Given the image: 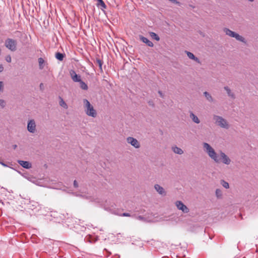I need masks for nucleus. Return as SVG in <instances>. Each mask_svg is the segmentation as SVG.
Returning a JSON list of instances; mask_svg holds the SVG:
<instances>
[{"mask_svg":"<svg viewBox=\"0 0 258 258\" xmlns=\"http://www.w3.org/2000/svg\"><path fill=\"white\" fill-rule=\"evenodd\" d=\"M203 146L205 152L215 163H220V162H222L223 164L227 165L231 163V159L223 152L220 151L219 155H218L208 143H204Z\"/></svg>","mask_w":258,"mask_h":258,"instance_id":"nucleus-1","label":"nucleus"},{"mask_svg":"<svg viewBox=\"0 0 258 258\" xmlns=\"http://www.w3.org/2000/svg\"><path fill=\"white\" fill-rule=\"evenodd\" d=\"M83 102L85 108L86 113L90 116L95 117L96 116L97 113L96 110L94 109L93 106L90 104L87 99H84Z\"/></svg>","mask_w":258,"mask_h":258,"instance_id":"nucleus-2","label":"nucleus"},{"mask_svg":"<svg viewBox=\"0 0 258 258\" xmlns=\"http://www.w3.org/2000/svg\"><path fill=\"white\" fill-rule=\"evenodd\" d=\"M213 119L215 121L217 125L222 128L228 129L229 127V124L227 120L221 116L218 115H214Z\"/></svg>","mask_w":258,"mask_h":258,"instance_id":"nucleus-3","label":"nucleus"},{"mask_svg":"<svg viewBox=\"0 0 258 258\" xmlns=\"http://www.w3.org/2000/svg\"><path fill=\"white\" fill-rule=\"evenodd\" d=\"M17 41L12 38H7L5 43V46L12 51L17 49Z\"/></svg>","mask_w":258,"mask_h":258,"instance_id":"nucleus-4","label":"nucleus"},{"mask_svg":"<svg viewBox=\"0 0 258 258\" xmlns=\"http://www.w3.org/2000/svg\"><path fill=\"white\" fill-rule=\"evenodd\" d=\"M27 128L28 131L32 134H34L36 131V124L33 119L28 121Z\"/></svg>","mask_w":258,"mask_h":258,"instance_id":"nucleus-5","label":"nucleus"},{"mask_svg":"<svg viewBox=\"0 0 258 258\" xmlns=\"http://www.w3.org/2000/svg\"><path fill=\"white\" fill-rule=\"evenodd\" d=\"M177 208L181 211L183 213H188L189 212V209L181 201H177L175 203Z\"/></svg>","mask_w":258,"mask_h":258,"instance_id":"nucleus-6","label":"nucleus"},{"mask_svg":"<svg viewBox=\"0 0 258 258\" xmlns=\"http://www.w3.org/2000/svg\"><path fill=\"white\" fill-rule=\"evenodd\" d=\"M126 141L128 144H130L135 148H139L140 147V144L139 141L135 138L133 137H128L126 139Z\"/></svg>","mask_w":258,"mask_h":258,"instance_id":"nucleus-7","label":"nucleus"},{"mask_svg":"<svg viewBox=\"0 0 258 258\" xmlns=\"http://www.w3.org/2000/svg\"><path fill=\"white\" fill-rule=\"evenodd\" d=\"M70 75L74 82H79L80 81H81V76L80 75H77L74 70H71L70 71Z\"/></svg>","mask_w":258,"mask_h":258,"instance_id":"nucleus-8","label":"nucleus"},{"mask_svg":"<svg viewBox=\"0 0 258 258\" xmlns=\"http://www.w3.org/2000/svg\"><path fill=\"white\" fill-rule=\"evenodd\" d=\"M18 163L23 168L26 169H30L32 167V164L29 161L23 160H18Z\"/></svg>","mask_w":258,"mask_h":258,"instance_id":"nucleus-9","label":"nucleus"},{"mask_svg":"<svg viewBox=\"0 0 258 258\" xmlns=\"http://www.w3.org/2000/svg\"><path fill=\"white\" fill-rule=\"evenodd\" d=\"M154 188L158 193L161 195H166V192L163 187L158 184L154 185Z\"/></svg>","mask_w":258,"mask_h":258,"instance_id":"nucleus-10","label":"nucleus"},{"mask_svg":"<svg viewBox=\"0 0 258 258\" xmlns=\"http://www.w3.org/2000/svg\"><path fill=\"white\" fill-rule=\"evenodd\" d=\"M140 39L144 43H146L148 46L150 47H153L154 46V44L152 42L150 41L148 38L144 37L143 36L140 35Z\"/></svg>","mask_w":258,"mask_h":258,"instance_id":"nucleus-11","label":"nucleus"},{"mask_svg":"<svg viewBox=\"0 0 258 258\" xmlns=\"http://www.w3.org/2000/svg\"><path fill=\"white\" fill-rule=\"evenodd\" d=\"M186 52L189 58L194 60L198 63H200V59L198 57H196L192 53L188 51H186Z\"/></svg>","mask_w":258,"mask_h":258,"instance_id":"nucleus-12","label":"nucleus"},{"mask_svg":"<svg viewBox=\"0 0 258 258\" xmlns=\"http://www.w3.org/2000/svg\"><path fill=\"white\" fill-rule=\"evenodd\" d=\"M172 150L174 153L177 154L179 155H181L183 153V150L181 148H180L176 146H173L172 147Z\"/></svg>","mask_w":258,"mask_h":258,"instance_id":"nucleus-13","label":"nucleus"},{"mask_svg":"<svg viewBox=\"0 0 258 258\" xmlns=\"http://www.w3.org/2000/svg\"><path fill=\"white\" fill-rule=\"evenodd\" d=\"M190 118L192 119V120L198 124L200 122V119H199V118L192 112H190Z\"/></svg>","mask_w":258,"mask_h":258,"instance_id":"nucleus-14","label":"nucleus"},{"mask_svg":"<svg viewBox=\"0 0 258 258\" xmlns=\"http://www.w3.org/2000/svg\"><path fill=\"white\" fill-rule=\"evenodd\" d=\"M224 88L225 90L226 91L229 97H231L232 99L235 98V97L234 94L233 92H232L230 89L228 87L225 86Z\"/></svg>","mask_w":258,"mask_h":258,"instance_id":"nucleus-15","label":"nucleus"},{"mask_svg":"<svg viewBox=\"0 0 258 258\" xmlns=\"http://www.w3.org/2000/svg\"><path fill=\"white\" fill-rule=\"evenodd\" d=\"M233 38H235L237 40L241 41L243 43H246V41L245 40V38L242 37V36L239 35L238 34L235 33Z\"/></svg>","mask_w":258,"mask_h":258,"instance_id":"nucleus-16","label":"nucleus"},{"mask_svg":"<svg viewBox=\"0 0 258 258\" xmlns=\"http://www.w3.org/2000/svg\"><path fill=\"white\" fill-rule=\"evenodd\" d=\"M224 32L225 33V34L227 35H228L231 37H233L235 32L232 31V30H230L228 28H224Z\"/></svg>","mask_w":258,"mask_h":258,"instance_id":"nucleus-17","label":"nucleus"},{"mask_svg":"<svg viewBox=\"0 0 258 258\" xmlns=\"http://www.w3.org/2000/svg\"><path fill=\"white\" fill-rule=\"evenodd\" d=\"M204 95L205 96V97L206 98V99H207V100H208L209 102H213L214 99H213L212 96L211 95V94L209 93L206 91V92H204Z\"/></svg>","mask_w":258,"mask_h":258,"instance_id":"nucleus-18","label":"nucleus"},{"mask_svg":"<svg viewBox=\"0 0 258 258\" xmlns=\"http://www.w3.org/2000/svg\"><path fill=\"white\" fill-rule=\"evenodd\" d=\"M96 62L98 64V65L99 66L100 72H103L102 64L103 63V61L102 60H101L100 59L98 58H96Z\"/></svg>","mask_w":258,"mask_h":258,"instance_id":"nucleus-19","label":"nucleus"},{"mask_svg":"<svg viewBox=\"0 0 258 258\" xmlns=\"http://www.w3.org/2000/svg\"><path fill=\"white\" fill-rule=\"evenodd\" d=\"M38 63H39V67L40 70H42L44 68V59L40 57L38 58Z\"/></svg>","mask_w":258,"mask_h":258,"instance_id":"nucleus-20","label":"nucleus"},{"mask_svg":"<svg viewBox=\"0 0 258 258\" xmlns=\"http://www.w3.org/2000/svg\"><path fill=\"white\" fill-rule=\"evenodd\" d=\"M79 83L80 85V87L82 89L87 90L88 89V85L84 82L82 81V80H81V81L79 82Z\"/></svg>","mask_w":258,"mask_h":258,"instance_id":"nucleus-21","label":"nucleus"},{"mask_svg":"<svg viewBox=\"0 0 258 258\" xmlns=\"http://www.w3.org/2000/svg\"><path fill=\"white\" fill-rule=\"evenodd\" d=\"M64 55L60 52H57L55 54V57L59 60L62 61L64 58Z\"/></svg>","mask_w":258,"mask_h":258,"instance_id":"nucleus-22","label":"nucleus"},{"mask_svg":"<svg viewBox=\"0 0 258 258\" xmlns=\"http://www.w3.org/2000/svg\"><path fill=\"white\" fill-rule=\"evenodd\" d=\"M150 35L153 39L156 40V41H159L160 40V37L159 36L154 32H150Z\"/></svg>","mask_w":258,"mask_h":258,"instance_id":"nucleus-23","label":"nucleus"},{"mask_svg":"<svg viewBox=\"0 0 258 258\" xmlns=\"http://www.w3.org/2000/svg\"><path fill=\"white\" fill-rule=\"evenodd\" d=\"M37 206H38V204L34 201L30 202V203L29 204V207L32 210H34L35 208L37 207Z\"/></svg>","mask_w":258,"mask_h":258,"instance_id":"nucleus-24","label":"nucleus"},{"mask_svg":"<svg viewBox=\"0 0 258 258\" xmlns=\"http://www.w3.org/2000/svg\"><path fill=\"white\" fill-rule=\"evenodd\" d=\"M60 101H59V105L60 106H62V107H63L64 108H68V105L67 104V103L64 101V100L61 98L60 97Z\"/></svg>","mask_w":258,"mask_h":258,"instance_id":"nucleus-25","label":"nucleus"},{"mask_svg":"<svg viewBox=\"0 0 258 258\" xmlns=\"http://www.w3.org/2000/svg\"><path fill=\"white\" fill-rule=\"evenodd\" d=\"M215 194H216V196L217 198L221 199L222 198V192L221 190H220V189H217L216 190Z\"/></svg>","mask_w":258,"mask_h":258,"instance_id":"nucleus-26","label":"nucleus"},{"mask_svg":"<svg viewBox=\"0 0 258 258\" xmlns=\"http://www.w3.org/2000/svg\"><path fill=\"white\" fill-rule=\"evenodd\" d=\"M97 1L98 2L97 4L98 6H100L103 9L106 8V6L102 0H97Z\"/></svg>","mask_w":258,"mask_h":258,"instance_id":"nucleus-27","label":"nucleus"},{"mask_svg":"<svg viewBox=\"0 0 258 258\" xmlns=\"http://www.w3.org/2000/svg\"><path fill=\"white\" fill-rule=\"evenodd\" d=\"M114 204H112L110 207H108L106 205H104V209L106 211L111 212L113 209Z\"/></svg>","mask_w":258,"mask_h":258,"instance_id":"nucleus-28","label":"nucleus"},{"mask_svg":"<svg viewBox=\"0 0 258 258\" xmlns=\"http://www.w3.org/2000/svg\"><path fill=\"white\" fill-rule=\"evenodd\" d=\"M221 184L223 187H224L226 188H228L229 187V183L223 180H221Z\"/></svg>","mask_w":258,"mask_h":258,"instance_id":"nucleus-29","label":"nucleus"},{"mask_svg":"<svg viewBox=\"0 0 258 258\" xmlns=\"http://www.w3.org/2000/svg\"><path fill=\"white\" fill-rule=\"evenodd\" d=\"M6 102L3 99H0V106L2 107V108H4L6 106Z\"/></svg>","mask_w":258,"mask_h":258,"instance_id":"nucleus-30","label":"nucleus"},{"mask_svg":"<svg viewBox=\"0 0 258 258\" xmlns=\"http://www.w3.org/2000/svg\"><path fill=\"white\" fill-rule=\"evenodd\" d=\"M4 88V82H2V81H0V92L1 91H2V92L3 91Z\"/></svg>","mask_w":258,"mask_h":258,"instance_id":"nucleus-31","label":"nucleus"},{"mask_svg":"<svg viewBox=\"0 0 258 258\" xmlns=\"http://www.w3.org/2000/svg\"><path fill=\"white\" fill-rule=\"evenodd\" d=\"M6 60L8 62H11V61H12V58H11V57L10 55H7L6 57Z\"/></svg>","mask_w":258,"mask_h":258,"instance_id":"nucleus-32","label":"nucleus"},{"mask_svg":"<svg viewBox=\"0 0 258 258\" xmlns=\"http://www.w3.org/2000/svg\"><path fill=\"white\" fill-rule=\"evenodd\" d=\"M121 216L124 217H130L131 216V215L128 213H123L121 215Z\"/></svg>","mask_w":258,"mask_h":258,"instance_id":"nucleus-33","label":"nucleus"},{"mask_svg":"<svg viewBox=\"0 0 258 258\" xmlns=\"http://www.w3.org/2000/svg\"><path fill=\"white\" fill-rule=\"evenodd\" d=\"M74 186L75 187L77 188L79 186L78 185V183H77V181L76 180H75L74 181Z\"/></svg>","mask_w":258,"mask_h":258,"instance_id":"nucleus-34","label":"nucleus"},{"mask_svg":"<svg viewBox=\"0 0 258 258\" xmlns=\"http://www.w3.org/2000/svg\"><path fill=\"white\" fill-rule=\"evenodd\" d=\"M40 89L41 90H43L44 89V85L43 83H40L39 86Z\"/></svg>","mask_w":258,"mask_h":258,"instance_id":"nucleus-35","label":"nucleus"},{"mask_svg":"<svg viewBox=\"0 0 258 258\" xmlns=\"http://www.w3.org/2000/svg\"><path fill=\"white\" fill-rule=\"evenodd\" d=\"M169 1L173 3L178 4L179 3L176 0H169Z\"/></svg>","mask_w":258,"mask_h":258,"instance_id":"nucleus-36","label":"nucleus"},{"mask_svg":"<svg viewBox=\"0 0 258 258\" xmlns=\"http://www.w3.org/2000/svg\"><path fill=\"white\" fill-rule=\"evenodd\" d=\"M137 219L140 220H144L145 218L143 216H139L137 217Z\"/></svg>","mask_w":258,"mask_h":258,"instance_id":"nucleus-37","label":"nucleus"},{"mask_svg":"<svg viewBox=\"0 0 258 258\" xmlns=\"http://www.w3.org/2000/svg\"><path fill=\"white\" fill-rule=\"evenodd\" d=\"M158 93L160 95V97L163 98L164 95H163V94L162 93V92L161 91H158Z\"/></svg>","mask_w":258,"mask_h":258,"instance_id":"nucleus-38","label":"nucleus"},{"mask_svg":"<svg viewBox=\"0 0 258 258\" xmlns=\"http://www.w3.org/2000/svg\"><path fill=\"white\" fill-rule=\"evenodd\" d=\"M4 71V67L2 64H0V73Z\"/></svg>","mask_w":258,"mask_h":258,"instance_id":"nucleus-39","label":"nucleus"},{"mask_svg":"<svg viewBox=\"0 0 258 258\" xmlns=\"http://www.w3.org/2000/svg\"><path fill=\"white\" fill-rule=\"evenodd\" d=\"M0 164L3 165L4 166H7V165L3 162L0 161Z\"/></svg>","mask_w":258,"mask_h":258,"instance_id":"nucleus-40","label":"nucleus"},{"mask_svg":"<svg viewBox=\"0 0 258 258\" xmlns=\"http://www.w3.org/2000/svg\"><path fill=\"white\" fill-rule=\"evenodd\" d=\"M17 146L16 145H15L13 146V148L14 149H15L17 148Z\"/></svg>","mask_w":258,"mask_h":258,"instance_id":"nucleus-41","label":"nucleus"},{"mask_svg":"<svg viewBox=\"0 0 258 258\" xmlns=\"http://www.w3.org/2000/svg\"><path fill=\"white\" fill-rule=\"evenodd\" d=\"M249 2H253L254 1V0H248Z\"/></svg>","mask_w":258,"mask_h":258,"instance_id":"nucleus-42","label":"nucleus"}]
</instances>
